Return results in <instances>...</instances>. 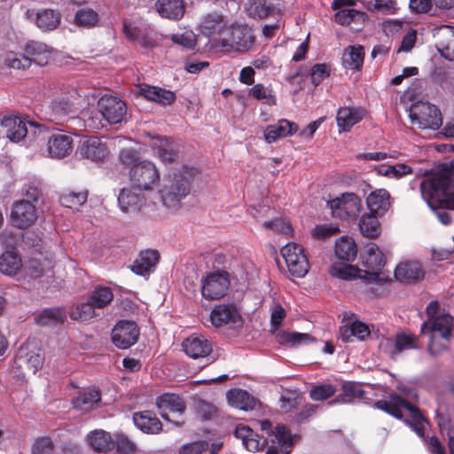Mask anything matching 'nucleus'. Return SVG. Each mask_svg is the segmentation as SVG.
<instances>
[{
	"label": "nucleus",
	"mask_w": 454,
	"mask_h": 454,
	"mask_svg": "<svg viewBox=\"0 0 454 454\" xmlns=\"http://www.w3.org/2000/svg\"><path fill=\"white\" fill-rule=\"evenodd\" d=\"M420 192L431 208L454 210V159L437 166L421 182Z\"/></svg>",
	"instance_id": "obj_1"
},
{
	"label": "nucleus",
	"mask_w": 454,
	"mask_h": 454,
	"mask_svg": "<svg viewBox=\"0 0 454 454\" xmlns=\"http://www.w3.org/2000/svg\"><path fill=\"white\" fill-rule=\"evenodd\" d=\"M197 174L196 168L188 167L174 172L160 191L163 204L171 208L178 207L180 201L189 194L191 183Z\"/></svg>",
	"instance_id": "obj_2"
},
{
	"label": "nucleus",
	"mask_w": 454,
	"mask_h": 454,
	"mask_svg": "<svg viewBox=\"0 0 454 454\" xmlns=\"http://www.w3.org/2000/svg\"><path fill=\"white\" fill-rule=\"evenodd\" d=\"M453 317L442 314L436 317H429L421 325V333H429L428 352L435 356L447 349L452 335Z\"/></svg>",
	"instance_id": "obj_3"
},
{
	"label": "nucleus",
	"mask_w": 454,
	"mask_h": 454,
	"mask_svg": "<svg viewBox=\"0 0 454 454\" xmlns=\"http://www.w3.org/2000/svg\"><path fill=\"white\" fill-rule=\"evenodd\" d=\"M375 406L379 410L384 411L398 419H403V409L409 411L411 419H406L405 423L409 425L419 436H424V423L427 422V419L416 405L411 404L407 400L397 395H392L387 400L377 401L375 403Z\"/></svg>",
	"instance_id": "obj_4"
},
{
	"label": "nucleus",
	"mask_w": 454,
	"mask_h": 454,
	"mask_svg": "<svg viewBox=\"0 0 454 454\" xmlns=\"http://www.w3.org/2000/svg\"><path fill=\"white\" fill-rule=\"evenodd\" d=\"M260 428L266 435L262 436L268 450L266 454H290L294 445L290 432L283 425H278L273 428L270 420L264 419L259 422Z\"/></svg>",
	"instance_id": "obj_5"
},
{
	"label": "nucleus",
	"mask_w": 454,
	"mask_h": 454,
	"mask_svg": "<svg viewBox=\"0 0 454 454\" xmlns=\"http://www.w3.org/2000/svg\"><path fill=\"white\" fill-rule=\"evenodd\" d=\"M409 112L411 123L419 129H438L442 123L440 110L428 102H416L411 106Z\"/></svg>",
	"instance_id": "obj_6"
},
{
	"label": "nucleus",
	"mask_w": 454,
	"mask_h": 454,
	"mask_svg": "<svg viewBox=\"0 0 454 454\" xmlns=\"http://www.w3.org/2000/svg\"><path fill=\"white\" fill-rule=\"evenodd\" d=\"M231 25L225 16L218 12H212L203 18L200 27L201 34L208 38L211 44L222 47Z\"/></svg>",
	"instance_id": "obj_7"
},
{
	"label": "nucleus",
	"mask_w": 454,
	"mask_h": 454,
	"mask_svg": "<svg viewBox=\"0 0 454 454\" xmlns=\"http://www.w3.org/2000/svg\"><path fill=\"white\" fill-rule=\"evenodd\" d=\"M281 254L292 276L303 278L308 273L309 262L301 246L288 243L281 248Z\"/></svg>",
	"instance_id": "obj_8"
},
{
	"label": "nucleus",
	"mask_w": 454,
	"mask_h": 454,
	"mask_svg": "<svg viewBox=\"0 0 454 454\" xmlns=\"http://www.w3.org/2000/svg\"><path fill=\"white\" fill-rule=\"evenodd\" d=\"M255 36L251 27L247 25L231 24L222 48L246 52L252 49Z\"/></svg>",
	"instance_id": "obj_9"
},
{
	"label": "nucleus",
	"mask_w": 454,
	"mask_h": 454,
	"mask_svg": "<svg viewBox=\"0 0 454 454\" xmlns=\"http://www.w3.org/2000/svg\"><path fill=\"white\" fill-rule=\"evenodd\" d=\"M129 176L133 186L145 191L152 190L160 181L156 166L149 160H142L140 164L129 169Z\"/></svg>",
	"instance_id": "obj_10"
},
{
	"label": "nucleus",
	"mask_w": 454,
	"mask_h": 454,
	"mask_svg": "<svg viewBox=\"0 0 454 454\" xmlns=\"http://www.w3.org/2000/svg\"><path fill=\"white\" fill-rule=\"evenodd\" d=\"M380 347L386 355L395 360L403 351L419 348V337L411 333L400 332L394 338L382 340Z\"/></svg>",
	"instance_id": "obj_11"
},
{
	"label": "nucleus",
	"mask_w": 454,
	"mask_h": 454,
	"mask_svg": "<svg viewBox=\"0 0 454 454\" xmlns=\"http://www.w3.org/2000/svg\"><path fill=\"white\" fill-rule=\"evenodd\" d=\"M327 204L333 216L340 219L355 218L362 209L361 199L353 192L343 193L340 197L329 200Z\"/></svg>",
	"instance_id": "obj_12"
},
{
	"label": "nucleus",
	"mask_w": 454,
	"mask_h": 454,
	"mask_svg": "<svg viewBox=\"0 0 454 454\" xmlns=\"http://www.w3.org/2000/svg\"><path fill=\"white\" fill-rule=\"evenodd\" d=\"M229 286L230 280L226 272H210L201 279V294L206 300H219L226 294Z\"/></svg>",
	"instance_id": "obj_13"
},
{
	"label": "nucleus",
	"mask_w": 454,
	"mask_h": 454,
	"mask_svg": "<svg viewBox=\"0 0 454 454\" xmlns=\"http://www.w3.org/2000/svg\"><path fill=\"white\" fill-rule=\"evenodd\" d=\"M183 349L192 359H206L211 364L216 357L213 355L212 343L203 335L193 334L183 341Z\"/></svg>",
	"instance_id": "obj_14"
},
{
	"label": "nucleus",
	"mask_w": 454,
	"mask_h": 454,
	"mask_svg": "<svg viewBox=\"0 0 454 454\" xmlns=\"http://www.w3.org/2000/svg\"><path fill=\"white\" fill-rule=\"evenodd\" d=\"M98 108L99 114L109 124L121 122L127 114L126 104L111 95L102 96L98 102Z\"/></svg>",
	"instance_id": "obj_15"
},
{
	"label": "nucleus",
	"mask_w": 454,
	"mask_h": 454,
	"mask_svg": "<svg viewBox=\"0 0 454 454\" xmlns=\"http://www.w3.org/2000/svg\"><path fill=\"white\" fill-rule=\"evenodd\" d=\"M139 328L134 321L121 320L112 330V341L118 348L126 349L137 342Z\"/></svg>",
	"instance_id": "obj_16"
},
{
	"label": "nucleus",
	"mask_w": 454,
	"mask_h": 454,
	"mask_svg": "<svg viewBox=\"0 0 454 454\" xmlns=\"http://www.w3.org/2000/svg\"><path fill=\"white\" fill-rule=\"evenodd\" d=\"M211 323L215 327L231 325L237 328L243 325L242 317L234 303H221L215 305L210 314Z\"/></svg>",
	"instance_id": "obj_17"
},
{
	"label": "nucleus",
	"mask_w": 454,
	"mask_h": 454,
	"mask_svg": "<svg viewBox=\"0 0 454 454\" xmlns=\"http://www.w3.org/2000/svg\"><path fill=\"white\" fill-rule=\"evenodd\" d=\"M38 213L35 206L27 200L15 201L12 206L11 221L18 229L32 226L37 220Z\"/></svg>",
	"instance_id": "obj_18"
},
{
	"label": "nucleus",
	"mask_w": 454,
	"mask_h": 454,
	"mask_svg": "<svg viewBox=\"0 0 454 454\" xmlns=\"http://www.w3.org/2000/svg\"><path fill=\"white\" fill-rule=\"evenodd\" d=\"M438 52L445 59L454 61V27L441 25L431 29Z\"/></svg>",
	"instance_id": "obj_19"
},
{
	"label": "nucleus",
	"mask_w": 454,
	"mask_h": 454,
	"mask_svg": "<svg viewBox=\"0 0 454 454\" xmlns=\"http://www.w3.org/2000/svg\"><path fill=\"white\" fill-rule=\"evenodd\" d=\"M366 254L364 265L369 270L362 271L363 277L368 282H379L380 280L379 271L386 263L385 255L375 244L368 246Z\"/></svg>",
	"instance_id": "obj_20"
},
{
	"label": "nucleus",
	"mask_w": 454,
	"mask_h": 454,
	"mask_svg": "<svg viewBox=\"0 0 454 454\" xmlns=\"http://www.w3.org/2000/svg\"><path fill=\"white\" fill-rule=\"evenodd\" d=\"M1 125L3 128L6 129V137L13 142H19L27 135V125H29L31 129L40 127L39 125H35V122L27 121L16 116L4 118Z\"/></svg>",
	"instance_id": "obj_21"
},
{
	"label": "nucleus",
	"mask_w": 454,
	"mask_h": 454,
	"mask_svg": "<svg viewBox=\"0 0 454 454\" xmlns=\"http://www.w3.org/2000/svg\"><path fill=\"white\" fill-rule=\"evenodd\" d=\"M109 153L106 143L96 137L84 140L80 146L81 155L95 162L104 160Z\"/></svg>",
	"instance_id": "obj_22"
},
{
	"label": "nucleus",
	"mask_w": 454,
	"mask_h": 454,
	"mask_svg": "<svg viewBox=\"0 0 454 454\" xmlns=\"http://www.w3.org/2000/svg\"><path fill=\"white\" fill-rule=\"evenodd\" d=\"M156 405L160 411L161 417L167 421H171L167 414L168 411L183 414L186 410L184 400L181 396L170 393H165L158 396Z\"/></svg>",
	"instance_id": "obj_23"
},
{
	"label": "nucleus",
	"mask_w": 454,
	"mask_h": 454,
	"mask_svg": "<svg viewBox=\"0 0 454 454\" xmlns=\"http://www.w3.org/2000/svg\"><path fill=\"white\" fill-rule=\"evenodd\" d=\"M118 204L123 213H137L145 206V198L131 188H122L118 195Z\"/></svg>",
	"instance_id": "obj_24"
},
{
	"label": "nucleus",
	"mask_w": 454,
	"mask_h": 454,
	"mask_svg": "<svg viewBox=\"0 0 454 454\" xmlns=\"http://www.w3.org/2000/svg\"><path fill=\"white\" fill-rule=\"evenodd\" d=\"M48 151L51 157L62 159L73 151V138L64 133L52 134L48 140Z\"/></svg>",
	"instance_id": "obj_25"
},
{
	"label": "nucleus",
	"mask_w": 454,
	"mask_h": 454,
	"mask_svg": "<svg viewBox=\"0 0 454 454\" xmlns=\"http://www.w3.org/2000/svg\"><path fill=\"white\" fill-rule=\"evenodd\" d=\"M366 205L371 213L383 216L391 207V196L386 189H377L369 193Z\"/></svg>",
	"instance_id": "obj_26"
},
{
	"label": "nucleus",
	"mask_w": 454,
	"mask_h": 454,
	"mask_svg": "<svg viewBox=\"0 0 454 454\" xmlns=\"http://www.w3.org/2000/svg\"><path fill=\"white\" fill-rule=\"evenodd\" d=\"M160 260L157 250L147 249L140 252L138 257L130 266V270L137 275L149 276Z\"/></svg>",
	"instance_id": "obj_27"
},
{
	"label": "nucleus",
	"mask_w": 454,
	"mask_h": 454,
	"mask_svg": "<svg viewBox=\"0 0 454 454\" xmlns=\"http://www.w3.org/2000/svg\"><path fill=\"white\" fill-rule=\"evenodd\" d=\"M298 131V125L286 119H281L275 124L268 125L264 129V138L271 144L277 140L292 136Z\"/></svg>",
	"instance_id": "obj_28"
},
{
	"label": "nucleus",
	"mask_w": 454,
	"mask_h": 454,
	"mask_svg": "<svg viewBox=\"0 0 454 454\" xmlns=\"http://www.w3.org/2000/svg\"><path fill=\"white\" fill-rule=\"evenodd\" d=\"M50 118L52 121L62 123L76 114L74 104L66 98H54L49 106Z\"/></svg>",
	"instance_id": "obj_29"
},
{
	"label": "nucleus",
	"mask_w": 454,
	"mask_h": 454,
	"mask_svg": "<svg viewBox=\"0 0 454 454\" xmlns=\"http://www.w3.org/2000/svg\"><path fill=\"white\" fill-rule=\"evenodd\" d=\"M424 270L419 262L407 261L399 263L395 270V277L402 282H416L424 278Z\"/></svg>",
	"instance_id": "obj_30"
},
{
	"label": "nucleus",
	"mask_w": 454,
	"mask_h": 454,
	"mask_svg": "<svg viewBox=\"0 0 454 454\" xmlns=\"http://www.w3.org/2000/svg\"><path fill=\"white\" fill-rule=\"evenodd\" d=\"M101 400V394L95 387H88L78 393V395L72 401L74 409L88 412L95 409Z\"/></svg>",
	"instance_id": "obj_31"
},
{
	"label": "nucleus",
	"mask_w": 454,
	"mask_h": 454,
	"mask_svg": "<svg viewBox=\"0 0 454 454\" xmlns=\"http://www.w3.org/2000/svg\"><path fill=\"white\" fill-rule=\"evenodd\" d=\"M155 9L161 18L179 20L185 12L183 0H157Z\"/></svg>",
	"instance_id": "obj_32"
},
{
	"label": "nucleus",
	"mask_w": 454,
	"mask_h": 454,
	"mask_svg": "<svg viewBox=\"0 0 454 454\" xmlns=\"http://www.w3.org/2000/svg\"><path fill=\"white\" fill-rule=\"evenodd\" d=\"M133 421L137 427L146 434H159L162 430L160 420L151 411L135 412Z\"/></svg>",
	"instance_id": "obj_33"
},
{
	"label": "nucleus",
	"mask_w": 454,
	"mask_h": 454,
	"mask_svg": "<svg viewBox=\"0 0 454 454\" xmlns=\"http://www.w3.org/2000/svg\"><path fill=\"white\" fill-rule=\"evenodd\" d=\"M26 54L38 66H46L52 59L53 49L43 43L30 41L25 46Z\"/></svg>",
	"instance_id": "obj_34"
},
{
	"label": "nucleus",
	"mask_w": 454,
	"mask_h": 454,
	"mask_svg": "<svg viewBox=\"0 0 454 454\" xmlns=\"http://www.w3.org/2000/svg\"><path fill=\"white\" fill-rule=\"evenodd\" d=\"M364 116V111L359 107H340L338 110L336 121L340 131H348L351 127L359 122Z\"/></svg>",
	"instance_id": "obj_35"
},
{
	"label": "nucleus",
	"mask_w": 454,
	"mask_h": 454,
	"mask_svg": "<svg viewBox=\"0 0 454 454\" xmlns=\"http://www.w3.org/2000/svg\"><path fill=\"white\" fill-rule=\"evenodd\" d=\"M151 146L163 162H173L178 157L174 142L166 137H155Z\"/></svg>",
	"instance_id": "obj_36"
},
{
	"label": "nucleus",
	"mask_w": 454,
	"mask_h": 454,
	"mask_svg": "<svg viewBox=\"0 0 454 454\" xmlns=\"http://www.w3.org/2000/svg\"><path fill=\"white\" fill-rule=\"evenodd\" d=\"M87 442L93 450L101 453H107L114 447L111 434L102 429L90 432L87 435Z\"/></svg>",
	"instance_id": "obj_37"
},
{
	"label": "nucleus",
	"mask_w": 454,
	"mask_h": 454,
	"mask_svg": "<svg viewBox=\"0 0 454 454\" xmlns=\"http://www.w3.org/2000/svg\"><path fill=\"white\" fill-rule=\"evenodd\" d=\"M140 94L145 98L163 106L171 105L176 100L173 91L156 86L144 85L140 88Z\"/></svg>",
	"instance_id": "obj_38"
},
{
	"label": "nucleus",
	"mask_w": 454,
	"mask_h": 454,
	"mask_svg": "<svg viewBox=\"0 0 454 454\" xmlns=\"http://www.w3.org/2000/svg\"><path fill=\"white\" fill-rule=\"evenodd\" d=\"M340 337L343 342H352L354 338L364 340L369 334L370 330L367 325L354 321L340 327Z\"/></svg>",
	"instance_id": "obj_39"
},
{
	"label": "nucleus",
	"mask_w": 454,
	"mask_h": 454,
	"mask_svg": "<svg viewBox=\"0 0 454 454\" xmlns=\"http://www.w3.org/2000/svg\"><path fill=\"white\" fill-rule=\"evenodd\" d=\"M228 403L235 408L242 411L254 409L255 406V399L247 390L240 388H233L226 394Z\"/></svg>",
	"instance_id": "obj_40"
},
{
	"label": "nucleus",
	"mask_w": 454,
	"mask_h": 454,
	"mask_svg": "<svg viewBox=\"0 0 454 454\" xmlns=\"http://www.w3.org/2000/svg\"><path fill=\"white\" fill-rule=\"evenodd\" d=\"M364 395V391L360 384L354 381H346L341 386V393L334 399L330 401L328 404L335 403H351L356 399H360Z\"/></svg>",
	"instance_id": "obj_41"
},
{
	"label": "nucleus",
	"mask_w": 454,
	"mask_h": 454,
	"mask_svg": "<svg viewBox=\"0 0 454 454\" xmlns=\"http://www.w3.org/2000/svg\"><path fill=\"white\" fill-rule=\"evenodd\" d=\"M364 59V47L361 45H352L345 49L342 63L345 68L360 70L363 67Z\"/></svg>",
	"instance_id": "obj_42"
},
{
	"label": "nucleus",
	"mask_w": 454,
	"mask_h": 454,
	"mask_svg": "<svg viewBox=\"0 0 454 454\" xmlns=\"http://www.w3.org/2000/svg\"><path fill=\"white\" fill-rule=\"evenodd\" d=\"M235 434L242 440L243 445L249 451H258L266 444V442L264 440L262 442L258 434L248 427H238Z\"/></svg>",
	"instance_id": "obj_43"
},
{
	"label": "nucleus",
	"mask_w": 454,
	"mask_h": 454,
	"mask_svg": "<svg viewBox=\"0 0 454 454\" xmlns=\"http://www.w3.org/2000/svg\"><path fill=\"white\" fill-rule=\"evenodd\" d=\"M357 254L356 245L352 238L342 237L336 241L335 254L338 259L345 262H353Z\"/></svg>",
	"instance_id": "obj_44"
},
{
	"label": "nucleus",
	"mask_w": 454,
	"mask_h": 454,
	"mask_svg": "<svg viewBox=\"0 0 454 454\" xmlns=\"http://www.w3.org/2000/svg\"><path fill=\"white\" fill-rule=\"evenodd\" d=\"M22 267V261L15 251H6L0 255V271L8 276H13Z\"/></svg>",
	"instance_id": "obj_45"
},
{
	"label": "nucleus",
	"mask_w": 454,
	"mask_h": 454,
	"mask_svg": "<svg viewBox=\"0 0 454 454\" xmlns=\"http://www.w3.org/2000/svg\"><path fill=\"white\" fill-rule=\"evenodd\" d=\"M334 14V20L341 26H348L351 23L363 25L366 20V14L355 9L340 8Z\"/></svg>",
	"instance_id": "obj_46"
},
{
	"label": "nucleus",
	"mask_w": 454,
	"mask_h": 454,
	"mask_svg": "<svg viewBox=\"0 0 454 454\" xmlns=\"http://www.w3.org/2000/svg\"><path fill=\"white\" fill-rule=\"evenodd\" d=\"M378 217L380 216L371 212L362 215L359 223V229L364 237L375 239L380 235V226Z\"/></svg>",
	"instance_id": "obj_47"
},
{
	"label": "nucleus",
	"mask_w": 454,
	"mask_h": 454,
	"mask_svg": "<svg viewBox=\"0 0 454 454\" xmlns=\"http://www.w3.org/2000/svg\"><path fill=\"white\" fill-rule=\"evenodd\" d=\"M329 274L343 280H351L355 278H364L362 270L350 264L333 263L329 269Z\"/></svg>",
	"instance_id": "obj_48"
},
{
	"label": "nucleus",
	"mask_w": 454,
	"mask_h": 454,
	"mask_svg": "<svg viewBox=\"0 0 454 454\" xmlns=\"http://www.w3.org/2000/svg\"><path fill=\"white\" fill-rule=\"evenodd\" d=\"M59 21V12L51 9L42 10L36 14V25L42 30H53L58 27Z\"/></svg>",
	"instance_id": "obj_49"
},
{
	"label": "nucleus",
	"mask_w": 454,
	"mask_h": 454,
	"mask_svg": "<svg viewBox=\"0 0 454 454\" xmlns=\"http://www.w3.org/2000/svg\"><path fill=\"white\" fill-rule=\"evenodd\" d=\"M66 313L60 308H49L43 309L36 317L35 321L41 325L62 324L66 320Z\"/></svg>",
	"instance_id": "obj_50"
},
{
	"label": "nucleus",
	"mask_w": 454,
	"mask_h": 454,
	"mask_svg": "<svg viewBox=\"0 0 454 454\" xmlns=\"http://www.w3.org/2000/svg\"><path fill=\"white\" fill-rule=\"evenodd\" d=\"M277 340L280 344L290 347H296L315 340V339L309 333H287L284 331L277 334Z\"/></svg>",
	"instance_id": "obj_51"
},
{
	"label": "nucleus",
	"mask_w": 454,
	"mask_h": 454,
	"mask_svg": "<svg viewBox=\"0 0 454 454\" xmlns=\"http://www.w3.org/2000/svg\"><path fill=\"white\" fill-rule=\"evenodd\" d=\"M271 7L267 4L266 0H247L246 11L253 19L262 20L269 16Z\"/></svg>",
	"instance_id": "obj_52"
},
{
	"label": "nucleus",
	"mask_w": 454,
	"mask_h": 454,
	"mask_svg": "<svg viewBox=\"0 0 454 454\" xmlns=\"http://www.w3.org/2000/svg\"><path fill=\"white\" fill-rule=\"evenodd\" d=\"M4 65L16 70H26L32 63V59L25 54L14 51H9L4 57Z\"/></svg>",
	"instance_id": "obj_53"
},
{
	"label": "nucleus",
	"mask_w": 454,
	"mask_h": 454,
	"mask_svg": "<svg viewBox=\"0 0 454 454\" xmlns=\"http://www.w3.org/2000/svg\"><path fill=\"white\" fill-rule=\"evenodd\" d=\"M114 298V294L110 287L98 286L91 292L90 300L97 309L105 308Z\"/></svg>",
	"instance_id": "obj_54"
},
{
	"label": "nucleus",
	"mask_w": 454,
	"mask_h": 454,
	"mask_svg": "<svg viewBox=\"0 0 454 454\" xmlns=\"http://www.w3.org/2000/svg\"><path fill=\"white\" fill-rule=\"evenodd\" d=\"M97 308L89 299L88 301L78 304L70 312L71 318L80 321H88L98 314L96 312Z\"/></svg>",
	"instance_id": "obj_55"
},
{
	"label": "nucleus",
	"mask_w": 454,
	"mask_h": 454,
	"mask_svg": "<svg viewBox=\"0 0 454 454\" xmlns=\"http://www.w3.org/2000/svg\"><path fill=\"white\" fill-rule=\"evenodd\" d=\"M87 197L88 193L86 191L79 192H70L61 194L59 197V202L66 207L77 208L86 202Z\"/></svg>",
	"instance_id": "obj_56"
},
{
	"label": "nucleus",
	"mask_w": 454,
	"mask_h": 454,
	"mask_svg": "<svg viewBox=\"0 0 454 454\" xmlns=\"http://www.w3.org/2000/svg\"><path fill=\"white\" fill-rule=\"evenodd\" d=\"M262 227L273 233L283 234V235H290L293 231L292 226L285 218H275L270 221H265L262 223Z\"/></svg>",
	"instance_id": "obj_57"
},
{
	"label": "nucleus",
	"mask_w": 454,
	"mask_h": 454,
	"mask_svg": "<svg viewBox=\"0 0 454 454\" xmlns=\"http://www.w3.org/2000/svg\"><path fill=\"white\" fill-rule=\"evenodd\" d=\"M249 96L257 100H265V103L269 106H275L277 104L276 97L272 94L271 90L261 83L254 84L249 90Z\"/></svg>",
	"instance_id": "obj_58"
},
{
	"label": "nucleus",
	"mask_w": 454,
	"mask_h": 454,
	"mask_svg": "<svg viewBox=\"0 0 454 454\" xmlns=\"http://www.w3.org/2000/svg\"><path fill=\"white\" fill-rule=\"evenodd\" d=\"M74 21L79 27H90L98 23V14L91 9H82L76 12Z\"/></svg>",
	"instance_id": "obj_59"
},
{
	"label": "nucleus",
	"mask_w": 454,
	"mask_h": 454,
	"mask_svg": "<svg viewBox=\"0 0 454 454\" xmlns=\"http://www.w3.org/2000/svg\"><path fill=\"white\" fill-rule=\"evenodd\" d=\"M336 393V387L331 384H320L314 386L309 391V396L314 401H323L333 396Z\"/></svg>",
	"instance_id": "obj_60"
},
{
	"label": "nucleus",
	"mask_w": 454,
	"mask_h": 454,
	"mask_svg": "<svg viewBox=\"0 0 454 454\" xmlns=\"http://www.w3.org/2000/svg\"><path fill=\"white\" fill-rule=\"evenodd\" d=\"M118 159L120 162L129 169L141 163L139 153L133 148H124L120 151Z\"/></svg>",
	"instance_id": "obj_61"
},
{
	"label": "nucleus",
	"mask_w": 454,
	"mask_h": 454,
	"mask_svg": "<svg viewBox=\"0 0 454 454\" xmlns=\"http://www.w3.org/2000/svg\"><path fill=\"white\" fill-rule=\"evenodd\" d=\"M31 451L32 454H53V442L50 437H39L33 443Z\"/></svg>",
	"instance_id": "obj_62"
},
{
	"label": "nucleus",
	"mask_w": 454,
	"mask_h": 454,
	"mask_svg": "<svg viewBox=\"0 0 454 454\" xmlns=\"http://www.w3.org/2000/svg\"><path fill=\"white\" fill-rule=\"evenodd\" d=\"M114 446L118 452L130 454L136 450V445L125 434H118L115 436Z\"/></svg>",
	"instance_id": "obj_63"
},
{
	"label": "nucleus",
	"mask_w": 454,
	"mask_h": 454,
	"mask_svg": "<svg viewBox=\"0 0 454 454\" xmlns=\"http://www.w3.org/2000/svg\"><path fill=\"white\" fill-rule=\"evenodd\" d=\"M208 443L205 441H198L184 444L179 450V454H201L207 450Z\"/></svg>",
	"instance_id": "obj_64"
}]
</instances>
